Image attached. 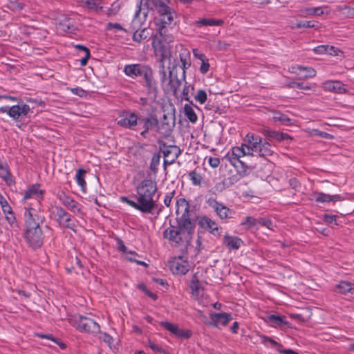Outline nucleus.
Masks as SVG:
<instances>
[{
	"instance_id": "1",
	"label": "nucleus",
	"mask_w": 354,
	"mask_h": 354,
	"mask_svg": "<svg viewBox=\"0 0 354 354\" xmlns=\"http://www.w3.org/2000/svg\"><path fill=\"white\" fill-rule=\"evenodd\" d=\"M176 225H170L163 232V237L178 245L184 246L187 252L191 244L195 228V222L189 217V204L185 198L176 202Z\"/></svg>"
},
{
	"instance_id": "2",
	"label": "nucleus",
	"mask_w": 354,
	"mask_h": 354,
	"mask_svg": "<svg viewBox=\"0 0 354 354\" xmlns=\"http://www.w3.org/2000/svg\"><path fill=\"white\" fill-rule=\"evenodd\" d=\"M45 217L34 208H26L24 212V238L28 245L35 250L44 243V234L41 229Z\"/></svg>"
},
{
	"instance_id": "3",
	"label": "nucleus",
	"mask_w": 354,
	"mask_h": 354,
	"mask_svg": "<svg viewBox=\"0 0 354 354\" xmlns=\"http://www.w3.org/2000/svg\"><path fill=\"white\" fill-rule=\"evenodd\" d=\"M157 192V183L151 179H144L136 187V198L140 202L145 214L160 212L156 201L153 197Z\"/></svg>"
},
{
	"instance_id": "4",
	"label": "nucleus",
	"mask_w": 354,
	"mask_h": 354,
	"mask_svg": "<svg viewBox=\"0 0 354 354\" xmlns=\"http://www.w3.org/2000/svg\"><path fill=\"white\" fill-rule=\"evenodd\" d=\"M152 46L156 55L160 56L158 60L160 63V75L161 76V81L163 83L166 80V71L164 62L165 60H170L171 53L169 48L165 44L162 43V40L158 37V35H153Z\"/></svg>"
},
{
	"instance_id": "5",
	"label": "nucleus",
	"mask_w": 354,
	"mask_h": 354,
	"mask_svg": "<svg viewBox=\"0 0 354 354\" xmlns=\"http://www.w3.org/2000/svg\"><path fill=\"white\" fill-rule=\"evenodd\" d=\"M72 323L73 326L82 332L92 334L101 333L100 325L91 318L82 315L75 316L73 319Z\"/></svg>"
},
{
	"instance_id": "6",
	"label": "nucleus",
	"mask_w": 354,
	"mask_h": 354,
	"mask_svg": "<svg viewBox=\"0 0 354 354\" xmlns=\"http://www.w3.org/2000/svg\"><path fill=\"white\" fill-rule=\"evenodd\" d=\"M52 214L55 216V221L59 225L66 229H70L73 232H76L75 224L71 219V215L69 214L60 206H55L52 211Z\"/></svg>"
},
{
	"instance_id": "7",
	"label": "nucleus",
	"mask_w": 354,
	"mask_h": 354,
	"mask_svg": "<svg viewBox=\"0 0 354 354\" xmlns=\"http://www.w3.org/2000/svg\"><path fill=\"white\" fill-rule=\"evenodd\" d=\"M206 203L210 207L214 209L216 215L221 220L234 218L235 212L224 205L222 203L218 201L216 199L214 198H209Z\"/></svg>"
},
{
	"instance_id": "8",
	"label": "nucleus",
	"mask_w": 354,
	"mask_h": 354,
	"mask_svg": "<svg viewBox=\"0 0 354 354\" xmlns=\"http://www.w3.org/2000/svg\"><path fill=\"white\" fill-rule=\"evenodd\" d=\"M119 118L117 121L118 126L131 130H138L139 117L136 113L123 111L120 113Z\"/></svg>"
},
{
	"instance_id": "9",
	"label": "nucleus",
	"mask_w": 354,
	"mask_h": 354,
	"mask_svg": "<svg viewBox=\"0 0 354 354\" xmlns=\"http://www.w3.org/2000/svg\"><path fill=\"white\" fill-rule=\"evenodd\" d=\"M178 66L174 65L171 70L169 71V82L166 85V90L168 92H171L173 95L177 97L178 94V90L182 84L183 79L178 77ZM185 81V80H184Z\"/></svg>"
},
{
	"instance_id": "10",
	"label": "nucleus",
	"mask_w": 354,
	"mask_h": 354,
	"mask_svg": "<svg viewBox=\"0 0 354 354\" xmlns=\"http://www.w3.org/2000/svg\"><path fill=\"white\" fill-rule=\"evenodd\" d=\"M138 123L141 125L138 129L140 130V135L146 138L149 130L157 129L159 121L156 115L150 114L147 117H139Z\"/></svg>"
},
{
	"instance_id": "11",
	"label": "nucleus",
	"mask_w": 354,
	"mask_h": 354,
	"mask_svg": "<svg viewBox=\"0 0 354 354\" xmlns=\"http://www.w3.org/2000/svg\"><path fill=\"white\" fill-rule=\"evenodd\" d=\"M175 127V118L171 115L164 114L157 127V131L164 136H169Z\"/></svg>"
},
{
	"instance_id": "12",
	"label": "nucleus",
	"mask_w": 354,
	"mask_h": 354,
	"mask_svg": "<svg viewBox=\"0 0 354 354\" xmlns=\"http://www.w3.org/2000/svg\"><path fill=\"white\" fill-rule=\"evenodd\" d=\"M170 270L175 274H185L189 270V263L187 258L183 256L175 257L170 262Z\"/></svg>"
},
{
	"instance_id": "13",
	"label": "nucleus",
	"mask_w": 354,
	"mask_h": 354,
	"mask_svg": "<svg viewBox=\"0 0 354 354\" xmlns=\"http://www.w3.org/2000/svg\"><path fill=\"white\" fill-rule=\"evenodd\" d=\"M198 223L201 227L209 231L214 236H221L222 227L218 226L215 221L208 216H204L201 217Z\"/></svg>"
},
{
	"instance_id": "14",
	"label": "nucleus",
	"mask_w": 354,
	"mask_h": 354,
	"mask_svg": "<svg viewBox=\"0 0 354 354\" xmlns=\"http://www.w3.org/2000/svg\"><path fill=\"white\" fill-rule=\"evenodd\" d=\"M210 319L211 321L207 322V324L218 327L219 324L223 326H226L232 319V317L227 313H212Z\"/></svg>"
},
{
	"instance_id": "15",
	"label": "nucleus",
	"mask_w": 354,
	"mask_h": 354,
	"mask_svg": "<svg viewBox=\"0 0 354 354\" xmlns=\"http://www.w3.org/2000/svg\"><path fill=\"white\" fill-rule=\"evenodd\" d=\"M244 141L248 143L245 147L247 151L253 153L257 152L263 140L259 136L248 133L245 136Z\"/></svg>"
},
{
	"instance_id": "16",
	"label": "nucleus",
	"mask_w": 354,
	"mask_h": 354,
	"mask_svg": "<svg viewBox=\"0 0 354 354\" xmlns=\"http://www.w3.org/2000/svg\"><path fill=\"white\" fill-rule=\"evenodd\" d=\"M145 66L146 64H127L124 67L123 72L127 76L136 79L141 77Z\"/></svg>"
},
{
	"instance_id": "17",
	"label": "nucleus",
	"mask_w": 354,
	"mask_h": 354,
	"mask_svg": "<svg viewBox=\"0 0 354 354\" xmlns=\"http://www.w3.org/2000/svg\"><path fill=\"white\" fill-rule=\"evenodd\" d=\"M160 149L162 152L164 158L171 159L174 161L178 158L181 151L178 147L176 145L168 146L165 142H162L160 145Z\"/></svg>"
},
{
	"instance_id": "18",
	"label": "nucleus",
	"mask_w": 354,
	"mask_h": 354,
	"mask_svg": "<svg viewBox=\"0 0 354 354\" xmlns=\"http://www.w3.org/2000/svg\"><path fill=\"white\" fill-rule=\"evenodd\" d=\"M30 109L28 104L14 105L9 109L8 115L17 120L20 117L26 116Z\"/></svg>"
},
{
	"instance_id": "19",
	"label": "nucleus",
	"mask_w": 354,
	"mask_h": 354,
	"mask_svg": "<svg viewBox=\"0 0 354 354\" xmlns=\"http://www.w3.org/2000/svg\"><path fill=\"white\" fill-rule=\"evenodd\" d=\"M59 199L62 203L73 213H81L80 204L73 198L66 196L64 193L59 194Z\"/></svg>"
},
{
	"instance_id": "20",
	"label": "nucleus",
	"mask_w": 354,
	"mask_h": 354,
	"mask_svg": "<svg viewBox=\"0 0 354 354\" xmlns=\"http://www.w3.org/2000/svg\"><path fill=\"white\" fill-rule=\"evenodd\" d=\"M155 35H158L162 40V43L169 44L174 41V36L172 33V28H169L165 25H160L158 28V33Z\"/></svg>"
},
{
	"instance_id": "21",
	"label": "nucleus",
	"mask_w": 354,
	"mask_h": 354,
	"mask_svg": "<svg viewBox=\"0 0 354 354\" xmlns=\"http://www.w3.org/2000/svg\"><path fill=\"white\" fill-rule=\"evenodd\" d=\"M143 86L146 88L147 96L151 102H154L158 96V89L156 80L153 78L146 83H143Z\"/></svg>"
},
{
	"instance_id": "22",
	"label": "nucleus",
	"mask_w": 354,
	"mask_h": 354,
	"mask_svg": "<svg viewBox=\"0 0 354 354\" xmlns=\"http://www.w3.org/2000/svg\"><path fill=\"white\" fill-rule=\"evenodd\" d=\"M261 133L268 138V140L273 139L280 142L287 139H292L288 133L272 131L270 129H263Z\"/></svg>"
},
{
	"instance_id": "23",
	"label": "nucleus",
	"mask_w": 354,
	"mask_h": 354,
	"mask_svg": "<svg viewBox=\"0 0 354 354\" xmlns=\"http://www.w3.org/2000/svg\"><path fill=\"white\" fill-rule=\"evenodd\" d=\"M242 243V240L237 236L225 234L223 237V244L230 250H238L241 247Z\"/></svg>"
},
{
	"instance_id": "24",
	"label": "nucleus",
	"mask_w": 354,
	"mask_h": 354,
	"mask_svg": "<svg viewBox=\"0 0 354 354\" xmlns=\"http://www.w3.org/2000/svg\"><path fill=\"white\" fill-rule=\"evenodd\" d=\"M274 148L268 140H264V141L261 142L259 148L257 150L258 154L261 157L266 158L268 156H271L274 153Z\"/></svg>"
},
{
	"instance_id": "25",
	"label": "nucleus",
	"mask_w": 354,
	"mask_h": 354,
	"mask_svg": "<svg viewBox=\"0 0 354 354\" xmlns=\"http://www.w3.org/2000/svg\"><path fill=\"white\" fill-rule=\"evenodd\" d=\"M180 59L182 63V66H178V71H182V79L185 80V70L191 66L190 56L189 52L185 50L180 53Z\"/></svg>"
},
{
	"instance_id": "26",
	"label": "nucleus",
	"mask_w": 354,
	"mask_h": 354,
	"mask_svg": "<svg viewBox=\"0 0 354 354\" xmlns=\"http://www.w3.org/2000/svg\"><path fill=\"white\" fill-rule=\"evenodd\" d=\"M246 144L242 143L240 147H232L231 151L228 152L225 157H229L230 156H235V157H243L246 155L253 156L252 153H250L247 151Z\"/></svg>"
},
{
	"instance_id": "27",
	"label": "nucleus",
	"mask_w": 354,
	"mask_h": 354,
	"mask_svg": "<svg viewBox=\"0 0 354 354\" xmlns=\"http://www.w3.org/2000/svg\"><path fill=\"white\" fill-rule=\"evenodd\" d=\"M0 205L1 206L2 210L5 214H8L9 215L6 216L7 220L10 223H13L15 221V217L14 216V213L12 210L11 207L7 202L6 199L1 195H0Z\"/></svg>"
},
{
	"instance_id": "28",
	"label": "nucleus",
	"mask_w": 354,
	"mask_h": 354,
	"mask_svg": "<svg viewBox=\"0 0 354 354\" xmlns=\"http://www.w3.org/2000/svg\"><path fill=\"white\" fill-rule=\"evenodd\" d=\"M337 293L346 295L347 293H354V285L350 282L342 281L335 288Z\"/></svg>"
},
{
	"instance_id": "29",
	"label": "nucleus",
	"mask_w": 354,
	"mask_h": 354,
	"mask_svg": "<svg viewBox=\"0 0 354 354\" xmlns=\"http://www.w3.org/2000/svg\"><path fill=\"white\" fill-rule=\"evenodd\" d=\"M324 88L329 91H334L342 93L346 92V88L343 84L339 81H328L324 83Z\"/></svg>"
},
{
	"instance_id": "30",
	"label": "nucleus",
	"mask_w": 354,
	"mask_h": 354,
	"mask_svg": "<svg viewBox=\"0 0 354 354\" xmlns=\"http://www.w3.org/2000/svg\"><path fill=\"white\" fill-rule=\"evenodd\" d=\"M58 27L62 31L69 33L73 32L75 30L74 21L66 17L59 21Z\"/></svg>"
},
{
	"instance_id": "31",
	"label": "nucleus",
	"mask_w": 354,
	"mask_h": 354,
	"mask_svg": "<svg viewBox=\"0 0 354 354\" xmlns=\"http://www.w3.org/2000/svg\"><path fill=\"white\" fill-rule=\"evenodd\" d=\"M160 15L161 25H170L176 17V12L170 8L167 7L166 12H162L159 13Z\"/></svg>"
},
{
	"instance_id": "32",
	"label": "nucleus",
	"mask_w": 354,
	"mask_h": 354,
	"mask_svg": "<svg viewBox=\"0 0 354 354\" xmlns=\"http://www.w3.org/2000/svg\"><path fill=\"white\" fill-rule=\"evenodd\" d=\"M44 194V191L39 189V185L36 184L30 187L25 192L24 199H28L33 196H36L37 197H41Z\"/></svg>"
},
{
	"instance_id": "33",
	"label": "nucleus",
	"mask_w": 354,
	"mask_h": 354,
	"mask_svg": "<svg viewBox=\"0 0 354 354\" xmlns=\"http://www.w3.org/2000/svg\"><path fill=\"white\" fill-rule=\"evenodd\" d=\"M266 321L271 323L273 326H281L287 324L286 317L281 315H268Z\"/></svg>"
},
{
	"instance_id": "34",
	"label": "nucleus",
	"mask_w": 354,
	"mask_h": 354,
	"mask_svg": "<svg viewBox=\"0 0 354 354\" xmlns=\"http://www.w3.org/2000/svg\"><path fill=\"white\" fill-rule=\"evenodd\" d=\"M222 19H201L196 21V24L198 26H218L223 24Z\"/></svg>"
},
{
	"instance_id": "35",
	"label": "nucleus",
	"mask_w": 354,
	"mask_h": 354,
	"mask_svg": "<svg viewBox=\"0 0 354 354\" xmlns=\"http://www.w3.org/2000/svg\"><path fill=\"white\" fill-rule=\"evenodd\" d=\"M150 35L149 30L147 28L138 29L134 32L133 35V40L134 41L140 43L146 39Z\"/></svg>"
},
{
	"instance_id": "36",
	"label": "nucleus",
	"mask_w": 354,
	"mask_h": 354,
	"mask_svg": "<svg viewBox=\"0 0 354 354\" xmlns=\"http://www.w3.org/2000/svg\"><path fill=\"white\" fill-rule=\"evenodd\" d=\"M85 4L89 10L97 12L103 10L104 3L102 0H86Z\"/></svg>"
},
{
	"instance_id": "37",
	"label": "nucleus",
	"mask_w": 354,
	"mask_h": 354,
	"mask_svg": "<svg viewBox=\"0 0 354 354\" xmlns=\"http://www.w3.org/2000/svg\"><path fill=\"white\" fill-rule=\"evenodd\" d=\"M272 119L276 122H279L281 124L289 125L291 124V119L287 115L279 111H273Z\"/></svg>"
},
{
	"instance_id": "38",
	"label": "nucleus",
	"mask_w": 354,
	"mask_h": 354,
	"mask_svg": "<svg viewBox=\"0 0 354 354\" xmlns=\"http://www.w3.org/2000/svg\"><path fill=\"white\" fill-rule=\"evenodd\" d=\"M184 113L190 122L196 123L198 120L197 115L190 105L185 104Z\"/></svg>"
},
{
	"instance_id": "39",
	"label": "nucleus",
	"mask_w": 354,
	"mask_h": 354,
	"mask_svg": "<svg viewBox=\"0 0 354 354\" xmlns=\"http://www.w3.org/2000/svg\"><path fill=\"white\" fill-rule=\"evenodd\" d=\"M149 2L158 13L166 12L167 7H169L162 0H149Z\"/></svg>"
},
{
	"instance_id": "40",
	"label": "nucleus",
	"mask_w": 354,
	"mask_h": 354,
	"mask_svg": "<svg viewBox=\"0 0 354 354\" xmlns=\"http://www.w3.org/2000/svg\"><path fill=\"white\" fill-rule=\"evenodd\" d=\"M120 201L123 203H125L127 204H128L129 206L133 207L134 209H137V210H139L140 212H141L142 213H145V210L144 209L142 208L141 204L140 203L139 201H138L136 200V201H132V200H130L126 196H121L120 198Z\"/></svg>"
},
{
	"instance_id": "41",
	"label": "nucleus",
	"mask_w": 354,
	"mask_h": 354,
	"mask_svg": "<svg viewBox=\"0 0 354 354\" xmlns=\"http://www.w3.org/2000/svg\"><path fill=\"white\" fill-rule=\"evenodd\" d=\"M37 337H39L40 338L47 339L51 340L52 342H53L56 344L59 345V346L62 349H64L66 347V344L64 342H62L59 339L55 337L51 334H42V333H40V334H37Z\"/></svg>"
},
{
	"instance_id": "42",
	"label": "nucleus",
	"mask_w": 354,
	"mask_h": 354,
	"mask_svg": "<svg viewBox=\"0 0 354 354\" xmlns=\"http://www.w3.org/2000/svg\"><path fill=\"white\" fill-rule=\"evenodd\" d=\"M161 156L160 153H155L152 156L150 162V169L154 174H156L158 170V165L160 164Z\"/></svg>"
},
{
	"instance_id": "43",
	"label": "nucleus",
	"mask_w": 354,
	"mask_h": 354,
	"mask_svg": "<svg viewBox=\"0 0 354 354\" xmlns=\"http://www.w3.org/2000/svg\"><path fill=\"white\" fill-rule=\"evenodd\" d=\"M190 288L192 289L193 294L196 295H198L199 294V291L201 287L200 285L199 279L196 274H194L192 278Z\"/></svg>"
},
{
	"instance_id": "44",
	"label": "nucleus",
	"mask_w": 354,
	"mask_h": 354,
	"mask_svg": "<svg viewBox=\"0 0 354 354\" xmlns=\"http://www.w3.org/2000/svg\"><path fill=\"white\" fill-rule=\"evenodd\" d=\"M297 69L305 72V74H304L301 77V78L302 79L311 78L316 75V71L311 67H304L301 66H298Z\"/></svg>"
},
{
	"instance_id": "45",
	"label": "nucleus",
	"mask_w": 354,
	"mask_h": 354,
	"mask_svg": "<svg viewBox=\"0 0 354 354\" xmlns=\"http://www.w3.org/2000/svg\"><path fill=\"white\" fill-rule=\"evenodd\" d=\"M140 77L142 78L143 83H146L154 78L153 70L149 65L145 66Z\"/></svg>"
},
{
	"instance_id": "46",
	"label": "nucleus",
	"mask_w": 354,
	"mask_h": 354,
	"mask_svg": "<svg viewBox=\"0 0 354 354\" xmlns=\"http://www.w3.org/2000/svg\"><path fill=\"white\" fill-rule=\"evenodd\" d=\"M86 171L82 169H79L75 175V178L77 184L84 189L86 187V181L84 180V175Z\"/></svg>"
},
{
	"instance_id": "47",
	"label": "nucleus",
	"mask_w": 354,
	"mask_h": 354,
	"mask_svg": "<svg viewBox=\"0 0 354 354\" xmlns=\"http://www.w3.org/2000/svg\"><path fill=\"white\" fill-rule=\"evenodd\" d=\"M189 177L194 185L200 186L201 185L203 178L200 174L192 171L189 173Z\"/></svg>"
},
{
	"instance_id": "48",
	"label": "nucleus",
	"mask_w": 354,
	"mask_h": 354,
	"mask_svg": "<svg viewBox=\"0 0 354 354\" xmlns=\"http://www.w3.org/2000/svg\"><path fill=\"white\" fill-rule=\"evenodd\" d=\"M160 326L164 327L166 330H169L171 333L176 335L177 332L178 331V326L176 324H173L169 322H161L160 323Z\"/></svg>"
},
{
	"instance_id": "49",
	"label": "nucleus",
	"mask_w": 354,
	"mask_h": 354,
	"mask_svg": "<svg viewBox=\"0 0 354 354\" xmlns=\"http://www.w3.org/2000/svg\"><path fill=\"white\" fill-rule=\"evenodd\" d=\"M315 201L317 203H329L331 201L330 195L326 194L322 192H318L315 194Z\"/></svg>"
},
{
	"instance_id": "50",
	"label": "nucleus",
	"mask_w": 354,
	"mask_h": 354,
	"mask_svg": "<svg viewBox=\"0 0 354 354\" xmlns=\"http://www.w3.org/2000/svg\"><path fill=\"white\" fill-rule=\"evenodd\" d=\"M148 346L155 353H163V354H169V353L165 350H164L162 347H160L158 344H155L153 342L149 340Z\"/></svg>"
},
{
	"instance_id": "51",
	"label": "nucleus",
	"mask_w": 354,
	"mask_h": 354,
	"mask_svg": "<svg viewBox=\"0 0 354 354\" xmlns=\"http://www.w3.org/2000/svg\"><path fill=\"white\" fill-rule=\"evenodd\" d=\"M194 99L200 104H204L207 101V93L203 89L198 90L194 96Z\"/></svg>"
},
{
	"instance_id": "52",
	"label": "nucleus",
	"mask_w": 354,
	"mask_h": 354,
	"mask_svg": "<svg viewBox=\"0 0 354 354\" xmlns=\"http://www.w3.org/2000/svg\"><path fill=\"white\" fill-rule=\"evenodd\" d=\"M257 223V221L252 216L245 217L241 222V225L245 226L247 228H251Z\"/></svg>"
},
{
	"instance_id": "53",
	"label": "nucleus",
	"mask_w": 354,
	"mask_h": 354,
	"mask_svg": "<svg viewBox=\"0 0 354 354\" xmlns=\"http://www.w3.org/2000/svg\"><path fill=\"white\" fill-rule=\"evenodd\" d=\"M243 176H240L239 174H236L235 175H232L225 180V183H227V185L228 187L234 185V183H237L241 178Z\"/></svg>"
},
{
	"instance_id": "54",
	"label": "nucleus",
	"mask_w": 354,
	"mask_h": 354,
	"mask_svg": "<svg viewBox=\"0 0 354 354\" xmlns=\"http://www.w3.org/2000/svg\"><path fill=\"white\" fill-rule=\"evenodd\" d=\"M306 12L307 15H317V16H320L324 14V12L321 7L306 8Z\"/></svg>"
},
{
	"instance_id": "55",
	"label": "nucleus",
	"mask_w": 354,
	"mask_h": 354,
	"mask_svg": "<svg viewBox=\"0 0 354 354\" xmlns=\"http://www.w3.org/2000/svg\"><path fill=\"white\" fill-rule=\"evenodd\" d=\"M249 167L243 161L240 160L237 172L239 174L240 176H245L247 175V169Z\"/></svg>"
},
{
	"instance_id": "56",
	"label": "nucleus",
	"mask_w": 354,
	"mask_h": 354,
	"mask_svg": "<svg viewBox=\"0 0 354 354\" xmlns=\"http://www.w3.org/2000/svg\"><path fill=\"white\" fill-rule=\"evenodd\" d=\"M290 88H298L299 89L310 90L311 88L310 85H304L303 82H291L288 84Z\"/></svg>"
},
{
	"instance_id": "57",
	"label": "nucleus",
	"mask_w": 354,
	"mask_h": 354,
	"mask_svg": "<svg viewBox=\"0 0 354 354\" xmlns=\"http://www.w3.org/2000/svg\"><path fill=\"white\" fill-rule=\"evenodd\" d=\"M193 90H194V87L192 86L185 84L184 86L183 90L182 92L183 99H184L186 101H189V102H192L189 100V93L190 91H192Z\"/></svg>"
},
{
	"instance_id": "58",
	"label": "nucleus",
	"mask_w": 354,
	"mask_h": 354,
	"mask_svg": "<svg viewBox=\"0 0 354 354\" xmlns=\"http://www.w3.org/2000/svg\"><path fill=\"white\" fill-rule=\"evenodd\" d=\"M304 28H310L315 30H317L321 27V24L318 21H304Z\"/></svg>"
},
{
	"instance_id": "59",
	"label": "nucleus",
	"mask_w": 354,
	"mask_h": 354,
	"mask_svg": "<svg viewBox=\"0 0 354 354\" xmlns=\"http://www.w3.org/2000/svg\"><path fill=\"white\" fill-rule=\"evenodd\" d=\"M257 223L268 227V229H272V222L268 218H261L257 221Z\"/></svg>"
},
{
	"instance_id": "60",
	"label": "nucleus",
	"mask_w": 354,
	"mask_h": 354,
	"mask_svg": "<svg viewBox=\"0 0 354 354\" xmlns=\"http://www.w3.org/2000/svg\"><path fill=\"white\" fill-rule=\"evenodd\" d=\"M178 331L179 332H177L176 335L178 337H183L185 339H189L192 335V333L189 330H183V329H180L178 328Z\"/></svg>"
},
{
	"instance_id": "61",
	"label": "nucleus",
	"mask_w": 354,
	"mask_h": 354,
	"mask_svg": "<svg viewBox=\"0 0 354 354\" xmlns=\"http://www.w3.org/2000/svg\"><path fill=\"white\" fill-rule=\"evenodd\" d=\"M225 158L236 169H239V163L240 161L239 157H235L232 156H230L229 157H225Z\"/></svg>"
},
{
	"instance_id": "62",
	"label": "nucleus",
	"mask_w": 354,
	"mask_h": 354,
	"mask_svg": "<svg viewBox=\"0 0 354 354\" xmlns=\"http://www.w3.org/2000/svg\"><path fill=\"white\" fill-rule=\"evenodd\" d=\"M120 8V5L113 3L111 8H109V10H107V15L109 16L115 15L119 11Z\"/></svg>"
},
{
	"instance_id": "63",
	"label": "nucleus",
	"mask_w": 354,
	"mask_h": 354,
	"mask_svg": "<svg viewBox=\"0 0 354 354\" xmlns=\"http://www.w3.org/2000/svg\"><path fill=\"white\" fill-rule=\"evenodd\" d=\"M289 185L295 191H297L301 187L300 183L296 178H291L289 180Z\"/></svg>"
},
{
	"instance_id": "64",
	"label": "nucleus",
	"mask_w": 354,
	"mask_h": 354,
	"mask_svg": "<svg viewBox=\"0 0 354 354\" xmlns=\"http://www.w3.org/2000/svg\"><path fill=\"white\" fill-rule=\"evenodd\" d=\"M226 188H228L227 183H225V180L221 182L217 183L214 186V189L216 192H221L225 190Z\"/></svg>"
}]
</instances>
